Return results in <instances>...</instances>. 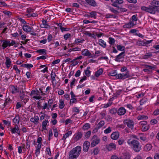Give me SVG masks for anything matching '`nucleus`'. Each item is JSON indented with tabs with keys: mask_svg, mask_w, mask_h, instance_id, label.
Listing matches in <instances>:
<instances>
[{
	"mask_svg": "<svg viewBox=\"0 0 159 159\" xmlns=\"http://www.w3.org/2000/svg\"><path fill=\"white\" fill-rule=\"evenodd\" d=\"M112 131V128L110 127L106 129L104 131V133L105 134H108L110 133Z\"/></svg>",
	"mask_w": 159,
	"mask_h": 159,
	"instance_id": "obj_45",
	"label": "nucleus"
},
{
	"mask_svg": "<svg viewBox=\"0 0 159 159\" xmlns=\"http://www.w3.org/2000/svg\"><path fill=\"white\" fill-rule=\"evenodd\" d=\"M49 121L48 120L45 119L42 123V131L46 130L47 129V125H48Z\"/></svg>",
	"mask_w": 159,
	"mask_h": 159,
	"instance_id": "obj_20",
	"label": "nucleus"
},
{
	"mask_svg": "<svg viewBox=\"0 0 159 159\" xmlns=\"http://www.w3.org/2000/svg\"><path fill=\"white\" fill-rule=\"evenodd\" d=\"M125 106L130 110H132L134 109V107L131 104H127Z\"/></svg>",
	"mask_w": 159,
	"mask_h": 159,
	"instance_id": "obj_52",
	"label": "nucleus"
},
{
	"mask_svg": "<svg viewBox=\"0 0 159 159\" xmlns=\"http://www.w3.org/2000/svg\"><path fill=\"white\" fill-rule=\"evenodd\" d=\"M131 77L129 71H127L126 73L119 74L116 75V78L119 80H124L126 78Z\"/></svg>",
	"mask_w": 159,
	"mask_h": 159,
	"instance_id": "obj_5",
	"label": "nucleus"
},
{
	"mask_svg": "<svg viewBox=\"0 0 159 159\" xmlns=\"http://www.w3.org/2000/svg\"><path fill=\"white\" fill-rule=\"evenodd\" d=\"M126 112V110L123 107H120L117 110V114L120 116L124 115Z\"/></svg>",
	"mask_w": 159,
	"mask_h": 159,
	"instance_id": "obj_14",
	"label": "nucleus"
},
{
	"mask_svg": "<svg viewBox=\"0 0 159 159\" xmlns=\"http://www.w3.org/2000/svg\"><path fill=\"white\" fill-rule=\"evenodd\" d=\"M109 43L112 45H114L115 43V39L112 38L111 37H110L108 38Z\"/></svg>",
	"mask_w": 159,
	"mask_h": 159,
	"instance_id": "obj_36",
	"label": "nucleus"
},
{
	"mask_svg": "<svg viewBox=\"0 0 159 159\" xmlns=\"http://www.w3.org/2000/svg\"><path fill=\"white\" fill-rule=\"evenodd\" d=\"M90 69V67L88 66L87 68V69L85 71V75L88 77H89L90 75L91 71L89 70Z\"/></svg>",
	"mask_w": 159,
	"mask_h": 159,
	"instance_id": "obj_37",
	"label": "nucleus"
},
{
	"mask_svg": "<svg viewBox=\"0 0 159 159\" xmlns=\"http://www.w3.org/2000/svg\"><path fill=\"white\" fill-rule=\"evenodd\" d=\"M127 143L136 152H139L141 149L139 143L137 140L133 139L131 140V139H128Z\"/></svg>",
	"mask_w": 159,
	"mask_h": 159,
	"instance_id": "obj_2",
	"label": "nucleus"
},
{
	"mask_svg": "<svg viewBox=\"0 0 159 159\" xmlns=\"http://www.w3.org/2000/svg\"><path fill=\"white\" fill-rule=\"evenodd\" d=\"M39 118L37 116H35L34 118L32 117L30 119V121L31 122H33L34 124H36L39 122Z\"/></svg>",
	"mask_w": 159,
	"mask_h": 159,
	"instance_id": "obj_29",
	"label": "nucleus"
},
{
	"mask_svg": "<svg viewBox=\"0 0 159 159\" xmlns=\"http://www.w3.org/2000/svg\"><path fill=\"white\" fill-rule=\"evenodd\" d=\"M109 9L111 12H112L113 13H114L115 14H117V13H118L119 12L118 11H117V10H116V9H114L112 7H109Z\"/></svg>",
	"mask_w": 159,
	"mask_h": 159,
	"instance_id": "obj_48",
	"label": "nucleus"
},
{
	"mask_svg": "<svg viewBox=\"0 0 159 159\" xmlns=\"http://www.w3.org/2000/svg\"><path fill=\"white\" fill-rule=\"evenodd\" d=\"M148 126L147 125H143L142 127V130L143 131H145L148 129Z\"/></svg>",
	"mask_w": 159,
	"mask_h": 159,
	"instance_id": "obj_50",
	"label": "nucleus"
},
{
	"mask_svg": "<svg viewBox=\"0 0 159 159\" xmlns=\"http://www.w3.org/2000/svg\"><path fill=\"white\" fill-rule=\"evenodd\" d=\"M132 21H133L134 22V21H136L138 20V18L137 17V16L135 15H133L132 16Z\"/></svg>",
	"mask_w": 159,
	"mask_h": 159,
	"instance_id": "obj_64",
	"label": "nucleus"
},
{
	"mask_svg": "<svg viewBox=\"0 0 159 159\" xmlns=\"http://www.w3.org/2000/svg\"><path fill=\"white\" fill-rule=\"evenodd\" d=\"M112 104V102H109L107 103L103 104L104 106L103 107L104 108H106L111 106Z\"/></svg>",
	"mask_w": 159,
	"mask_h": 159,
	"instance_id": "obj_46",
	"label": "nucleus"
},
{
	"mask_svg": "<svg viewBox=\"0 0 159 159\" xmlns=\"http://www.w3.org/2000/svg\"><path fill=\"white\" fill-rule=\"evenodd\" d=\"M136 22H134L133 21H130L129 22L125 24L123 26L124 28H130L136 25Z\"/></svg>",
	"mask_w": 159,
	"mask_h": 159,
	"instance_id": "obj_11",
	"label": "nucleus"
},
{
	"mask_svg": "<svg viewBox=\"0 0 159 159\" xmlns=\"http://www.w3.org/2000/svg\"><path fill=\"white\" fill-rule=\"evenodd\" d=\"M90 125L89 123L85 124L83 127V129L84 130H87L90 128Z\"/></svg>",
	"mask_w": 159,
	"mask_h": 159,
	"instance_id": "obj_44",
	"label": "nucleus"
},
{
	"mask_svg": "<svg viewBox=\"0 0 159 159\" xmlns=\"http://www.w3.org/2000/svg\"><path fill=\"white\" fill-rule=\"evenodd\" d=\"M123 122L129 128L132 129H133L134 123L133 120H131L130 118L125 119L124 120Z\"/></svg>",
	"mask_w": 159,
	"mask_h": 159,
	"instance_id": "obj_4",
	"label": "nucleus"
},
{
	"mask_svg": "<svg viewBox=\"0 0 159 159\" xmlns=\"http://www.w3.org/2000/svg\"><path fill=\"white\" fill-rule=\"evenodd\" d=\"M65 104L64 102L62 100H60V104H59V107L60 108L62 109L64 107Z\"/></svg>",
	"mask_w": 159,
	"mask_h": 159,
	"instance_id": "obj_42",
	"label": "nucleus"
},
{
	"mask_svg": "<svg viewBox=\"0 0 159 159\" xmlns=\"http://www.w3.org/2000/svg\"><path fill=\"white\" fill-rule=\"evenodd\" d=\"M98 44L100 46L104 48H106L107 47L106 42L102 39H99L98 40Z\"/></svg>",
	"mask_w": 159,
	"mask_h": 159,
	"instance_id": "obj_26",
	"label": "nucleus"
},
{
	"mask_svg": "<svg viewBox=\"0 0 159 159\" xmlns=\"http://www.w3.org/2000/svg\"><path fill=\"white\" fill-rule=\"evenodd\" d=\"M11 100L10 98H7L6 99L5 102L4 104L3 105V106H4V107H5L7 105H9V103L11 102Z\"/></svg>",
	"mask_w": 159,
	"mask_h": 159,
	"instance_id": "obj_39",
	"label": "nucleus"
},
{
	"mask_svg": "<svg viewBox=\"0 0 159 159\" xmlns=\"http://www.w3.org/2000/svg\"><path fill=\"white\" fill-rule=\"evenodd\" d=\"M10 89L12 94H15L19 92V90L15 86L12 85L10 87Z\"/></svg>",
	"mask_w": 159,
	"mask_h": 159,
	"instance_id": "obj_25",
	"label": "nucleus"
},
{
	"mask_svg": "<svg viewBox=\"0 0 159 159\" xmlns=\"http://www.w3.org/2000/svg\"><path fill=\"white\" fill-rule=\"evenodd\" d=\"M103 72V70L102 68L99 69L96 71L95 74V76L97 77H98L100 75L102 74Z\"/></svg>",
	"mask_w": 159,
	"mask_h": 159,
	"instance_id": "obj_27",
	"label": "nucleus"
},
{
	"mask_svg": "<svg viewBox=\"0 0 159 159\" xmlns=\"http://www.w3.org/2000/svg\"><path fill=\"white\" fill-rule=\"evenodd\" d=\"M125 56V52H122L121 53L116 57L115 61L117 62H120V59L124 58Z\"/></svg>",
	"mask_w": 159,
	"mask_h": 159,
	"instance_id": "obj_16",
	"label": "nucleus"
},
{
	"mask_svg": "<svg viewBox=\"0 0 159 159\" xmlns=\"http://www.w3.org/2000/svg\"><path fill=\"white\" fill-rule=\"evenodd\" d=\"M23 29L24 31L27 33L33 32V28L29 25H24L23 26Z\"/></svg>",
	"mask_w": 159,
	"mask_h": 159,
	"instance_id": "obj_12",
	"label": "nucleus"
},
{
	"mask_svg": "<svg viewBox=\"0 0 159 159\" xmlns=\"http://www.w3.org/2000/svg\"><path fill=\"white\" fill-rule=\"evenodd\" d=\"M72 133V132L71 131H68L67 133H66L63 135V136L62 139L65 140L66 138L68 137Z\"/></svg>",
	"mask_w": 159,
	"mask_h": 159,
	"instance_id": "obj_31",
	"label": "nucleus"
},
{
	"mask_svg": "<svg viewBox=\"0 0 159 159\" xmlns=\"http://www.w3.org/2000/svg\"><path fill=\"white\" fill-rule=\"evenodd\" d=\"M99 152V149L98 148H96L94 150L93 153H94V155H97Z\"/></svg>",
	"mask_w": 159,
	"mask_h": 159,
	"instance_id": "obj_62",
	"label": "nucleus"
},
{
	"mask_svg": "<svg viewBox=\"0 0 159 159\" xmlns=\"http://www.w3.org/2000/svg\"><path fill=\"white\" fill-rule=\"evenodd\" d=\"M149 43V41H147L146 43L144 42V41H139L137 42V44L140 46H145Z\"/></svg>",
	"mask_w": 159,
	"mask_h": 159,
	"instance_id": "obj_32",
	"label": "nucleus"
},
{
	"mask_svg": "<svg viewBox=\"0 0 159 159\" xmlns=\"http://www.w3.org/2000/svg\"><path fill=\"white\" fill-rule=\"evenodd\" d=\"M13 70H15L16 71V73H18L19 74H20V70L17 68V66L16 65H15L13 67Z\"/></svg>",
	"mask_w": 159,
	"mask_h": 159,
	"instance_id": "obj_47",
	"label": "nucleus"
},
{
	"mask_svg": "<svg viewBox=\"0 0 159 159\" xmlns=\"http://www.w3.org/2000/svg\"><path fill=\"white\" fill-rule=\"evenodd\" d=\"M39 94V92L38 90H32L30 93L31 95L34 96L33 97V98L39 100L42 98V97L40 95H38Z\"/></svg>",
	"mask_w": 159,
	"mask_h": 159,
	"instance_id": "obj_8",
	"label": "nucleus"
},
{
	"mask_svg": "<svg viewBox=\"0 0 159 159\" xmlns=\"http://www.w3.org/2000/svg\"><path fill=\"white\" fill-rule=\"evenodd\" d=\"M93 141L91 143V147H94L96 145L99 143L100 140L97 136L94 135L93 136L92 139Z\"/></svg>",
	"mask_w": 159,
	"mask_h": 159,
	"instance_id": "obj_7",
	"label": "nucleus"
},
{
	"mask_svg": "<svg viewBox=\"0 0 159 159\" xmlns=\"http://www.w3.org/2000/svg\"><path fill=\"white\" fill-rule=\"evenodd\" d=\"M20 98L21 99V100L22 101V100L24 99L25 96L24 92L23 91H22V93H20Z\"/></svg>",
	"mask_w": 159,
	"mask_h": 159,
	"instance_id": "obj_53",
	"label": "nucleus"
},
{
	"mask_svg": "<svg viewBox=\"0 0 159 159\" xmlns=\"http://www.w3.org/2000/svg\"><path fill=\"white\" fill-rule=\"evenodd\" d=\"M85 2L88 4L93 7L97 6V3L94 0H85Z\"/></svg>",
	"mask_w": 159,
	"mask_h": 159,
	"instance_id": "obj_24",
	"label": "nucleus"
},
{
	"mask_svg": "<svg viewBox=\"0 0 159 159\" xmlns=\"http://www.w3.org/2000/svg\"><path fill=\"white\" fill-rule=\"evenodd\" d=\"M156 12H159V9H157L151 6L150 7V13L155 14Z\"/></svg>",
	"mask_w": 159,
	"mask_h": 159,
	"instance_id": "obj_22",
	"label": "nucleus"
},
{
	"mask_svg": "<svg viewBox=\"0 0 159 159\" xmlns=\"http://www.w3.org/2000/svg\"><path fill=\"white\" fill-rule=\"evenodd\" d=\"M53 102V100L52 99H49L48 101V109H49L51 107V105Z\"/></svg>",
	"mask_w": 159,
	"mask_h": 159,
	"instance_id": "obj_49",
	"label": "nucleus"
},
{
	"mask_svg": "<svg viewBox=\"0 0 159 159\" xmlns=\"http://www.w3.org/2000/svg\"><path fill=\"white\" fill-rule=\"evenodd\" d=\"M90 145V142L88 141H85L83 145V151L85 152L88 151Z\"/></svg>",
	"mask_w": 159,
	"mask_h": 159,
	"instance_id": "obj_18",
	"label": "nucleus"
},
{
	"mask_svg": "<svg viewBox=\"0 0 159 159\" xmlns=\"http://www.w3.org/2000/svg\"><path fill=\"white\" fill-rule=\"evenodd\" d=\"M3 13L8 16H10L11 14V13L10 11H3Z\"/></svg>",
	"mask_w": 159,
	"mask_h": 159,
	"instance_id": "obj_57",
	"label": "nucleus"
},
{
	"mask_svg": "<svg viewBox=\"0 0 159 159\" xmlns=\"http://www.w3.org/2000/svg\"><path fill=\"white\" fill-rule=\"evenodd\" d=\"M106 149L108 151H112L115 150L116 148V145L114 143H111L106 146Z\"/></svg>",
	"mask_w": 159,
	"mask_h": 159,
	"instance_id": "obj_10",
	"label": "nucleus"
},
{
	"mask_svg": "<svg viewBox=\"0 0 159 159\" xmlns=\"http://www.w3.org/2000/svg\"><path fill=\"white\" fill-rule=\"evenodd\" d=\"M122 156L124 159H130V155L129 153L126 152Z\"/></svg>",
	"mask_w": 159,
	"mask_h": 159,
	"instance_id": "obj_38",
	"label": "nucleus"
},
{
	"mask_svg": "<svg viewBox=\"0 0 159 159\" xmlns=\"http://www.w3.org/2000/svg\"><path fill=\"white\" fill-rule=\"evenodd\" d=\"M83 136L82 133L80 132H79L75 134L73 138V140L74 142H76L79 140Z\"/></svg>",
	"mask_w": 159,
	"mask_h": 159,
	"instance_id": "obj_17",
	"label": "nucleus"
},
{
	"mask_svg": "<svg viewBox=\"0 0 159 159\" xmlns=\"http://www.w3.org/2000/svg\"><path fill=\"white\" fill-rule=\"evenodd\" d=\"M2 46L3 49H5L7 47H10L13 45H14V47L15 48L17 47V46L15 45L17 43L15 40H12L11 42L10 40H2Z\"/></svg>",
	"mask_w": 159,
	"mask_h": 159,
	"instance_id": "obj_3",
	"label": "nucleus"
},
{
	"mask_svg": "<svg viewBox=\"0 0 159 159\" xmlns=\"http://www.w3.org/2000/svg\"><path fill=\"white\" fill-rule=\"evenodd\" d=\"M6 61L5 62V64L7 68H9L11 63V61L10 59L8 57H5Z\"/></svg>",
	"mask_w": 159,
	"mask_h": 159,
	"instance_id": "obj_23",
	"label": "nucleus"
},
{
	"mask_svg": "<svg viewBox=\"0 0 159 159\" xmlns=\"http://www.w3.org/2000/svg\"><path fill=\"white\" fill-rule=\"evenodd\" d=\"M84 41V40L83 39H76L74 41V43L78 44L80 43H83Z\"/></svg>",
	"mask_w": 159,
	"mask_h": 159,
	"instance_id": "obj_34",
	"label": "nucleus"
},
{
	"mask_svg": "<svg viewBox=\"0 0 159 159\" xmlns=\"http://www.w3.org/2000/svg\"><path fill=\"white\" fill-rule=\"evenodd\" d=\"M120 71L122 72L126 71V72H127V71H129L127 69V68L125 66H124L121 68L120 69Z\"/></svg>",
	"mask_w": 159,
	"mask_h": 159,
	"instance_id": "obj_58",
	"label": "nucleus"
},
{
	"mask_svg": "<svg viewBox=\"0 0 159 159\" xmlns=\"http://www.w3.org/2000/svg\"><path fill=\"white\" fill-rule=\"evenodd\" d=\"M87 79V78L86 76H84L80 80L79 82L80 84H81L83 82V81Z\"/></svg>",
	"mask_w": 159,
	"mask_h": 159,
	"instance_id": "obj_61",
	"label": "nucleus"
},
{
	"mask_svg": "<svg viewBox=\"0 0 159 159\" xmlns=\"http://www.w3.org/2000/svg\"><path fill=\"white\" fill-rule=\"evenodd\" d=\"M10 129V131L12 134H17L18 135H20V131L18 125L17 124H16L14 127H11Z\"/></svg>",
	"mask_w": 159,
	"mask_h": 159,
	"instance_id": "obj_6",
	"label": "nucleus"
},
{
	"mask_svg": "<svg viewBox=\"0 0 159 159\" xmlns=\"http://www.w3.org/2000/svg\"><path fill=\"white\" fill-rule=\"evenodd\" d=\"M141 9L143 11H145L146 12H149V8L146 7L145 6L142 7Z\"/></svg>",
	"mask_w": 159,
	"mask_h": 159,
	"instance_id": "obj_51",
	"label": "nucleus"
},
{
	"mask_svg": "<svg viewBox=\"0 0 159 159\" xmlns=\"http://www.w3.org/2000/svg\"><path fill=\"white\" fill-rule=\"evenodd\" d=\"M116 48L119 51H122L125 52V47L124 46H123L120 45H117L116 46Z\"/></svg>",
	"mask_w": 159,
	"mask_h": 159,
	"instance_id": "obj_33",
	"label": "nucleus"
},
{
	"mask_svg": "<svg viewBox=\"0 0 159 159\" xmlns=\"http://www.w3.org/2000/svg\"><path fill=\"white\" fill-rule=\"evenodd\" d=\"M120 134L118 132H113L111 135V137L113 140H116L119 136Z\"/></svg>",
	"mask_w": 159,
	"mask_h": 159,
	"instance_id": "obj_21",
	"label": "nucleus"
},
{
	"mask_svg": "<svg viewBox=\"0 0 159 159\" xmlns=\"http://www.w3.org/2000/svg\"><path fill=\"white\" fill-rule=\"evenodd\" d=\"M47 50L45 49H40L37 50L36 52L37 53H41L42 54L45 55L46 54Z\"/></svg>",
	"mask_w": 159,
	"mask_h": 159,
	"instance_id": "obj_35",
	"label": "nucleus"
},
{
	"mask_svg": "<svg viewBox=\"0 0 159 159\" xmlns=\"http://www.w3.org/2000/svg\"><path fill=\"white\" fill-rule=\"evenodd\" d=\"M42 24L41 25L40 27L41 28H44L49 29L51 28L50 26L47 23V20L43 19L42 20Z\"/></svg>",
	"mask_w": 159,
	"mask_h": 159,
	"instance_id": "obj_13",
	"label": "nucleus"
},
{
	"mask_svg": "<svg viewBox=\"0 0 159 159\" xmlns=\"http://www.w3.org/2000/svg\"><path fill=\"white\" fill-rule=\"evenodd\" d=\"M81 52L82 55L84 56H88L89 58H93L95 56L94 55H92L89 51L87 49L82 50L81 51Z\"/></svg>",
	"mask_w": 159,
	"mask_h": 159,
	"instance_id": "obj_9",
	"label": "nucleus"
},
{
	"mask_svg": "<svg viewBox=\"0 0 159 159\" xmlns=\"http://www.w3.org/2000/svg\"><path fill=\"white\" fill-rule=\"evenodd\" d=\"M150 123L152 125H154L157 124V121L156 119H153L151 120L150 121Z\"/></svg>",
	"mask_w": 159,
	"mask_h": 159,
	"instance_id": "obj_63",
	"label": "nucleus"
},
{
	"mask_svg": "<svg viewBox=\"0 0 159 159\" xmlns=\"http://www.w3.org/2000/svg\"><path fill=\"white\" fill-rule=\"evenodd\" d=\"M105 124V122L104 121H101L98 124L97 127L95 128V129L98 130L99 129L103 126Z\"/></svg>",
	"mask_w": 159,
	"mask_h": 159,
	"instance_id": "obj_28",
	"label": "nucleus"
},
{
	"mask_svg": "<svg viewBox=\"0 0 159 159\" xmlns=\"http://www.w3.org/2000/svg\"><path fill=\"white\" fill-rule=\"evenodd\" d=\"M90 15V17L92 18H93L94 19H96V16L97 15L96 12L95 11H92L89 13Z\"/></svg>",
	"mask_w": 159,
	"mask_h": 159,
	"instance_id": "obj_41",
	"label": "nucleus"
},
{
	"mask_svg": "<svg viewBox=\"0 0 159 159\" xmlns=\"http://www.w3.org/2000/svg\"><path fill=\"white\" fill-rule=\"evenodd\" d=\"M110 112L112 115H115L117 113V110L115 108H112L110 110Z\"/></svg>",
	"mask_w": 159,
	"mask_h": 159,
	"instance_id": "obj_40",
	"label": "nucleus"
},
{
	"mask_svg": "<svg viewBox=\"0 0 159 159\" xmlns=\"http://www.w3.org/2000/svg\"><path fill=\"white\" fill-rule=\"evenodd\" d=\"M151 6L157 9H159V1L157 0H152L150 2Z\"/></svg>",
	"mask_w": 159,
	"mask_h": 159,
	"instance_id": "obj_19",
	"label": "nucleus"
},
{
	"mask_svg": "<svg viewBox=\"0 0 159 159\" xmlns=\"http://www.w3.org/2000/svg\"><path fill=\"white\" fill-rule=\"evenodd\" d=\"M91 132L90 131H89L87 132L85 134V137L87 138H89L91 135Z\"/></svg>",
	"mask_w": 159,
	"mask_h": 159,
	"instance_id": "obj_59",
	"label": "nucleus"
},
{
	"mask_svg": "<svg viewBox=\"0 0 159 159\" xmlns=\"http://www.w3.org/2000/svg\"><path fill=\"white\" fill-rule=\"evenodd\" d=\"M81 149L80 146L73 148L69 152V159H76L81 153Z\"/></svg>",
	"mask_w": 159,
	"mask_h": 159,
	"instance_id": "obj_1",
	"label": "nucleus"
},
{
	"mask_svg": "<svg viewBox=\"0 0 159 159\" xmlns=\"http://www.w3.org/2000/svg\"><path fill=\"white\" fill-rule=\"evenodd\" d=\"M70 36L71 34H66L64 35V38L65 40H66L68 38L70 37Z\"/></svg>",
	"mask_w": 159,
	"mask_h": 159,
	"instance_id": "obj_55",
	"label": "nucleus"
},
{
	"mask_svg": "<svg viewBox=\"0 0 159 159\" xmlns=\"http://www.w3.org/2000/svg\"><path fill=\"white\" fill-rule=\"evenodd\" d=\"M125 142L124 140L123 139H119L118 141V144L119 145H122Z\"/></svg>",
	"mask_w": 159,
	"mask_h": 159,
	"instance_id": "obj_54",
	"label": "nucleus"
},
{
	"mask_svg": "<svg viewBox=\"0 0 159 159\" xmlns=\"http://www.w3.org/2000/svg\"><path fill=\"white\" fill-rule=\"evenodd\" d=\"M20 121V117L19 115H16L15 117L13 119V122L16 124H18Z\"/></svg>",
	"mask_w": 159,
	"mask_h": 159,
	"instance_id": "obj_30",
	"label": "nucleus"
},
{
	"mask_svg": "<svg viewBox=\"0 0 159 159\" xmlns=\"http://www.w3.org/2000/svg\"><path fill=\"white\" fill-rule=\"evenodd\" d=\"M46 152H47V154L49 156H51V152L50 148L49 147L46 148Z\"/></svg>",
	"mask_w": 159,
	"mask_h": 159,
	"instance_id": "obj_56",
	"label": "nucleus"
},
{
	"mask_svg": "<svg viewBox=\"0 0 159 159\" xmlns=\"http://www.w3.org/2000/svg\"><path fill=\"white\" fill-rule=\"evenodd\" d=\"M137 119L139 120H140L143 119H148V117L144 115H140L138 117Z\"/></svg>",
	"mask_w": 159,
	"mask_h": 159,
	"instance_id": "obj_43",
	"label": "nucleus"
},
{
	"mask_svg": "<svg viewBox=\"0 0 159 159\" xmlns=\"http://www.w3.org/2000/svg\"><path fill=\"white\" fill-rule=\"evenodd\" d=\"M33 66V65L31 64H26L25 67L27 68L30 69L32 68Z\"/></svg>",
	"mask_w": 159,
	"mask_h": 159,
	"instance_id": "obj_60",
	"label": "nucleus"
},
{
	"mask_svg": "<svg viewBox=\"0 0 159 159\" xmlns=\"http://www.w3.org/2000/svg\"><path fill=\"white\" fill-rule=\"evenodd\" d=\"M111 2L112 3L111 5L115 7H118V4H122L124 2L123 0H111Z\"/></svg>",
	"mask_w": 159,
	"mask_h": 159,
	"instance_id": "obj_15",
	"label": "nucleus"
}]
</instances>
